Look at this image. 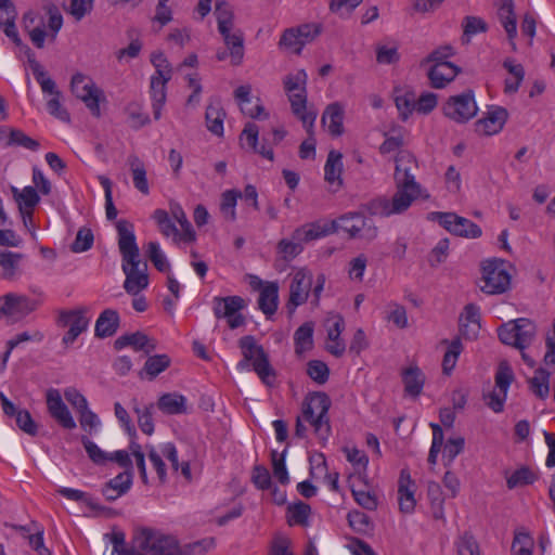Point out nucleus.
I'll list each match as a JSON object with an SVG mask.
<instances>
[{
    "label": "nucleus",
    "mask_w": 555,
    "mask_h": 555,
    "mask_svg": "<svg viewBox=\"0 0 555 555\" xmlns=\"http://www.w3.org/2000/svg\"><path fill=\"white\" fill-rule=\"evenodd\" d=\"M395 184L396 191L391 197L379 196L369 204L372 215L390 217L405 212L418 198H428L429 195L416 182L414 172L417 169L415 157L408 151H399L396 158Z\"/></svg>",
    "instance_id": "1"
},
{
    "label": "nucleus",
    "mask_w": 555,
    "mask_h": 555,
    "mask_svg": "<svg viewBox=\"0 0 555 555\" xmlns=\"http://www.w3.org/2000/svg\"><path fill=\"white\" fill-rule=\"evenodd\" d=\"M307 80L306 70L299 69L295 74L286 75L283 85L293 114L302 122L304 128L310 132L314 126L318 112L313 107L307 106Z\"/></svg>",
    "instance_id": "2"
},
{
    "label": "nucleus",
    "mask_w": 555,
    "mask_h": 555,
    "mask_svg": "<svg viewBox=\"0 0 555 555\" xmlns=\"http://www.w3.org/2000/svg\"><path fill=\"white\" fill-rule=\"evenodd\" d=\"M133 545L142 555H182L179 542L172 534L154 528H141L133 535Z\"/></svg>",
    "instance_id": "3"
},
{
    "label": "nucleus",
    "mask_w": 555,
    "mask_h": 555,
    "mask_svg": "<svg viewBox=\"0 0 555 555\" xmlns=\"http://www.w3.org/2000/svg\"><path fill=\"white\" fill-rule=\"evenodd\" d=\"M331 400L324 392H314L308 396L302 403L301 417L309 423L318 438L325 442L331 435L328 410Z\"/></svg>",
    "instance_id": "4"
},
{
    "label": "nucleus",
    "mask_w": 555,
    "mask_h": 555,
    "mask_svg": "<svg viewBox=\"0 0 555 555\" xmlns=\"http://www.w3.org/2000/svg\"><path fill=\"white\" fill-rule=\"evenodd\" d=\"M238 346L244 359L238 362L237 369L244 370L251 364L260 379L266 385L271 386L274 383L275 373L262 346L258 345L255 337L250 335L243 336L238 340Z\"/></svg>",
    "instance_id": "5"
},
{
    "label": "nucleus",
    "mask_w": 555,
    "mask_h": 555,
    "mask_svg": "<svg viewBox=\"0 0 555 555\" xmlns=\"http://www.w3.org/2000/svg\"><path fill=\"white\" fill-rule=\"evenodd\" d=\"M537 334L535 324L526 318H519L502 324L498 330L500 340L519 350L532 344Z\"/></svg>",
    "instance_id": "6"
},
{
    "label": "nucleus",
    "mask_w": 555,
    "mask_h": 555,
    "mask_svg": "<svg viewBox=\"0 0 555 555\" xmlns=\"http://www.w3.org/2000/svg\"><path fill=\"white\" fill-rule=\"evenodd\" d=\"M271 140L263 135L262 143L259 146V128L254 122H247L241 133L240 139L243 146L246 144L253 152L272 162L274 159L272 145L279 144L285 138L286 131L283 128H274L271 132Z\"/></svg>",
    "instance_id": "7"
},
{
    "label": "nucleus",
    "mask_w": 555,
    "mask_h": 555,
    "mask_svg": "<svg viewBox=\"0 0 555 555\" xmlns=\"http://www.w3.org/2000/svg\"><path fill=\"white\" fill-rule=\"evenodd\" d=\"M70 90L73 94L81 100L94 117L101 116L100 101L104 100V94L91 78L81 73L72 77Z\"/></svg>",
    "instance_id": "8"
},
{
    "label": "nucleus",
    "mask_w": 555,
    "mask_h": 555,
    "mask_svg": "<svg viewBox=\"0 0 555 555\" xmlns=\"http://www.w3.org/2000/svg\"><path fill=\"white\" fill-rule=\"evenodd\" d=\"M442 112L446 117L457 124L467 122L478 112L474 92L468 90L462 94L450 96L443 104Z\"/></svg>",
    "instance_id": "9"
},
{
    "label": "nucleus",
    "mask_w": 555,
    "mask_h": 555,
    "mask_svg": "<svg viewBox=\"0 0 555 555\" xmlns=\"http://www.w3.org/2000/svg\"><path fill=\"white\" fill-rule=\"evenodd\" d=\"M511 284V275L506 271L503 261H487L482 267L480 289L483 293L494 295L504 293Z\"/></svg>",
    "instance_id": "10"
},
{
    "label": "nucleus",
    "mask_w": 555,
    "mask_h": 555,
    "mask_svg": "<svg viewBox=\"0 0 555 555\" xmlns=\"http://www.w3.org/2000/svg\"><path fill=\"white\" fill-rule=\"evenodd\" d=\"M337 229L348 233L351 238H361L369 242L376 238L378 233L374 222L358 212L341 216L336 221V230Z\"/></svg>",
    "instance_id": "11"
},
{
    "label": "nucleus",
    "mask_w": 555,
    "mask_h": 555,
    "mask_svg": "<svg viewBox=\"0 0 555 555\" xmlns=\"http://www.w3.org/2000/svg\"><path fill=\"white\" fill-rule=\"evenodd\" d=\"M433 220L437 221L443 229L451 234L466 237L478 238L481 236V228L472 220L461 217L454 212H433Z\"/></svg>",
    "instance_id": "12"
},
{
    "label": "nucleus",
    "mask_w": 555,
    "mask_h": 555,
    "mask_svg": "<svg viewBox=\"0 0 555 555\" xmlns=\"http://www.w3.org/2000/svg\"><path fill=\"white\" fill-rule=\"evenodd\" d=\"M313 275L306 269L297 270L292 278L289 284V298L286 304L288 312L292 314L296 308L304 305L312 288Z\"/></svg>",
    "instance_id": "13"
},
{
    "label": "nucleus",
    "mask_w": 555,
    "mask_h": 555,
    "mask_svg": "<svg viewBox=\"0 0 555 555\" xmlns=\"http://www.w3.org/2000/svg\"><path fill=\"white\" fill-rule=\"evenodd\" d=\"M245 307V301L240 296L215 297L214 313L217 319L225 318L230 328H237L245 322L240 311Z\"/></svg>",
    "instance_id": "14"
},
{
    "label": "nucleus",
    "mask_w": 555,
    "mask_h": 555,
    "mask_svg": "<svg viewBox=\"0 0 555 555\" xmlns=\"http://www.w3.org/2000/svg\"><path fill=\"white\" fill-rule=\"evenodd\" d=\"M514 379L512 369L506 364H500L495 374V388L485 396L486 404L495 413H500L504 409L507 390Z\"/></svg>",
    "instance_id": "15"
},
{
    "label": "nucleus",
    "mask_w": 555,
    "mask_h": 555,
    "mask_svg": "<svg viewBox=\"0 0 555 555\" xmlns=\"http://www.w3.org/2000/svg\"><path fill=\"white\" fill-rule=\"evenodd\" d=\"M87 308L64 310L60 312L59 323L62 326L68 327V331L63 337V343L65 345L73 344L77 337L88 328L90 320L87 317Z\"/></svg>",
    "instance_id": "16"
},
{
    "label": "nucleus",
    "mask_w": 555,
    "mask_h": 555,
    "mask_svg": "<svg viewBox=\"0 0 555 555\" xmlns=\"http://www.w3.org/2000/svg\"><path fill=\"white\" fill-rule=\"evenodd\" d=\"M326 328L325 349L336 358H340L346 351V343L340 337L345 330V320L340 314L331 313L324 321Z\"/></svg>",
    "instance_id": "17"
},
{
    "label": "nucleus",
    "mask_w": 555,
    "mask_h": 555,
    "mask_svg": "<svg viewBox=\"0 0 555 555\" xmlns=\"http://www.w3.org/2000/svg\"><path fill=\"white\" fill-rule=\"evenodd\" d=\"M118 232V247L122 257V262L135 264V259H140V250L135 242L133 224L127 220H119L116 224Z\"/></svg>",
    "instance_id": "18"
},
{
    "label": "nucleus",
    "mask_w": 555,
    "mask_h": 555,
    "mask_svg": "<svg viewBox=\"0 0 555 555\" xmlns=\"http://www.w3.org/2000/svg\"><path fill=\"white\" fill-rule=\"evenodd\" d=\"M140 259H135V264L129 263L128 261H124L121 264L122 271L126 275L124 288L128 294L132 296H137L141 291L145 289L149 285L146 263H143L142 268H140Z\"/></svg>",
    "instance_id": "19"
},
{
    "label": "nucleus",
    "mask_w": 555,
    "mask_h": 555,
    "mask_svg": "<svg viewBox=\"0 0 555 555\" xmlns=\"http://www.w3.org/2000/svg\"><path fill=\"white\" fill-rule=\"evenodd\" d=\"M508 118V112L502 106H491L485 116L475 122V131L480 135L499 133Z\"/></svg>",
    "instance_id": "20"
},
{
    "label": "nucleus",
    "mask_w": 555,
    "mask_h": 555,
    "mask_svg": "<svg viewBox=\"0 0 555 555\" xmlns=\"http://www.w3.org/2000/svg\"><path fill=\"white\" fill-rule=\"evenodd\" d=\"M336 232V221L333 220L330 223L314 221L305 223L294 230V238L301 241L302 244L310 243L312 241L320 240L327 236L328 234Z\"/></svg>",
    "instance_id": "21"
},
{
    "label": "nucleus",
    "mask_w": 555,
    "mask_h": 555,
    "mask_svg": "<svg viewBox=\"0 0 555 555\" xmlns=\"http://www.w3.org/2000/svg\"><path fill=\"white\" fill-rule=\"evenodd\" d=\"M0 306V314L9 315H26L39 306V301L23 295L8 294L3 298Z\"/></svg>",
    "instance_id": "22"
},
{
    "label": "nucleus",
    "mask_w": 555,
    "mask_h": 555,
    "mask_svg": "<svg viewBox=\"0 0 555 555\" xmlns=\"http://www.w3.org/2000/svg\"><path fill=\"white\" fill-rule=\"evenodd\" d=\"M128 346L132 347L135 351H143L145 354H150L156 349L157 343L154 338L149 337L142 332L119 336L114 341V347L117 350Z\"/></svg>",
    "instance_id": "23"
},
{
    "label": "nucleus",
    "mask_w": 555,
    "mask_h": 555,
    "mask_svg": "<svg viewBox=\"0 0 555 555\" xmlns=\"http://www.w3.org/2000/svg\"><path fill=\"white\" fill-rule=\"evenodd\" d=\"M16 17L17 12L13 2L11 0H0V29H2L5 36L16 46H21L22 40L15 25Z\"/></svg>",
    "instance_id": "24"
},
{
    "label": "nucleus",
    "mask_w": 555,
    "mask_h": 555,
    "mask_svg": "<svg viewBox=\"0 0 555 555\" xmlns=\"http://www.w3.org/2000/svg\"><path fill=\"white\" fill-rule=\"evenodd\" d=\"M224 44L229 50L231 57V64L234 66L240 65L244 57V35L240 29H233V27L227 28L223 33H220Z\"/></svg>",
    "instance_id": "25"
},
{
    "label": "nucleus",
    "mask_w": 555,
    "mask_h": 555,
    "mask_svg": "<svg viewBox=\"0 0 555 555\" xmlns=\"http://www.w3.org/2000/svg\"><path fill=\"white\" fill-rule=\"evenodd\" d=\"M460 68L451 62H438L428 72V78L434 88L440 89L451 82Z\"/></svg>",
    "instance_id": "26"
},
{
    "label": "nucleus",
    "mask_w": 555,
    "mask_h": 555,
    "mask_svg": "<svg viewBox=\"0 0 555 555\" xmlns=\"http://www.w3.org/2000/svg\"><path fill=\"white\" fill-rule=\"evenodd\" d=\"M413 481L410 473L402 469L399 478L398 501L402 513L410 514L414 511L416 501L414 499Z\"/></svg>",
    "instance_id": "27"
},
{
    "label": "nucleus",
    "mask_w": 555,
    "mask_h": 555,
    "mask_svg": "<svg viewBox=\"0 0 555 555\" xmlns=\"http://www.w3.org/2000/svg\"><path fill=\"white\" fill-rule=\"evenodd\" d=\"M344 113V105L339 102L331 103L324 109L321 121L324 126H327L331 135L339 137L343 134Z\"/></svg>",
    "instance_id": "28"
},
{
    "label": "nucleus",
    "mask_w": 555,
    "mask_h": 555,
    "mask_svg": "<svg viewBox=\"0 0 555 555\" xmlns=\"http://www.w3.org/2000/svg\"><path fill=\"white\" fill-rule=\"evenodd\" d=\"M279 285L276 282H266L258 297V307L269 319L278 310Z\"/></svg>",
    "instance_id": "29"
},
{
    "label": "nucleus",
    "mask_w": 555,
    "mask_h": 555,
    "mask_svg": "<svg viewBox=\"0 0 555 555\" xmlns=\"http://www.w3.org/2000/svg\"><path fill=\"white\" fill-rule=\"evenodd\" d=\"M170 79L151 77L150 96L152 101L153 115L156 120L162 116V109L167 99V83Z\"/></svg>",
    "instance_id": "30"
},
{
    "label": "nucleus",
    "mask_w": 555,
    "mask_h": 555,
    "mask_svg": "<svg viewBox=\"0 0 555 555\" xmlns=\"http://www.w3.org/2000/svg\"><path fill=\"white\" fill-rule=\"evenodd\" d=\"M498 15L500 18L501 24L503 25L508 39L511 41L513 50L516 49V44L514 42V39L517 35V23H516V16L514 13V4L513 0H501V5L498 10Z\"/></svg>",
    "instance_id": "31"
},
{
    "label": "nucleus",
    "mask_w": 555,
    "mask_h": 555,
    "mask_svg": "<svg viewBox=\"0 0 555 555\" xmlns=\"http://www.w3.org/2000/svg\"><path fill=\"white\" fill-rule=\"evenodd\" d=\"M119 326V314L116 310L105 309L95 322V336L104 338L113 336Z\"/></svg>",
    "instance_id": "32"
},
{
    "label": "nucleus",
    "mask_w": 555,
    "mask_h": 555,
    "mask_svg": "<svg viewBox=\"0 0 555 555\" xmlns=\"http://www.w3.org/2000/svg\"><path fill=\"white\" fill-rule=\"evenodd\" d=\"M127 164L132 175L134 188L144 195L150 193V186L146 178V169L142 159L132 154L128 156Z\"/></svg>",
    "instance_id": "33"
},
{
    "label": "nucleus",
    "mask_w": 555,
    "mask_h": 555,
    "mask_svg": "<svg viewBox=\"0 0 555 555\" xmlns=\"http://www.w3.org/2000/svg\"><path fill=\"white\" fill-rule=\"evenodd\" d=\"M404 391L411 397H417L422 392L425 376L417 366H410L402 372Z\"/></svg>",
    "instance_id": "34"
},
{
    "label": "nucleus",
    "mask_w": 555,
    "mask_h": 555,
    "mask_svg": "<svg viewBox=\"0 0 555 555\" xmlns=\"http://www.w3.org/2000/svg\"><path fill=\"white\" fill-rule=\"evenodd\" d=\"M206 125L210 132L216 135L223 134V119L225 113L219 101H212L206 108Z\"/></svg>",
    "instance_id": "35"
},
{
    "label": "nucleus",
    "mask_w": 555,
    "mask_h": 555,
    "mask_svg": "<svg viewBox=\"0 0 555 555\" xmlns=\"http://www.w3.org/2000/svg\"><path fill=\"white\" fill-rule=\"evenodd\" d=\"M341 154L336 151H331L327 155V159L324 166L325 180L330 184H336L337 188L341 186V172H343V163H341Z\"/></svg>",
    "instance_id": "36"
},
{
    "label": "nucleus",
    "mask_w": 555,
    "mask_h": 555,
    "mask_svg": "<svg viewBox=\"0 0 555 555\" xmlns=\"http://www.w3.org/2000/svg\"><path fill=\"white\" fill-rule=\"evenodd\" d=\"M157 405L166 414H182L186 412V398L177 392L165 393L159 398Z\"/></svg>",
    "instance_id": "37"
},
{
    "label": "nucleus",
    "mask_w": 555,
    "mask_h": 555,
    "mask_svg": "<svg viewBox=\"0 0 555 555\" xmlns=\"http://www.w3.org/2000/svg\"><path fill=\"white\" fill-rule=\"evenodd\" d=\"M503 66L511 75V77L505 79L504 92L508 94L515 93L524 80L525 69L521 64H515L509 59L504 61Z\"/></svg>",
    "instance_id": "38"
},
{
    "label": "nucleus",
    "mask_w": 555,
    "mask_h": 555,
    "mask_svg": "<svg viewBox=\"0 0 555 555\" xmlns=\"http://www.w3.org/2000/svg\"><path fill=\"white\" fill-rule=\"evenodd\" d=\"M295 352L302 356L313 347V325L312 323H304L294 334Z\"/></svg>",
    "instance_id": "39"
},
{
    "label": "nucleus",
    "mask_w": 555,
    "mask_h": 555,
    "mask_svg": "<svg viewBox=\"0 0 555 555\" xmlns=\"http://www.w3.org/2000/svg\"><path fill=\"white\" fill-rule=\"evenodd\" d=\"M11 192L13 194V198L17 203L20 211L34 209L40 201L36 189L33 186H25L23 190L12 186Z\"/></svg>",
    "instance_id": "40"
},
{
    "label": "nucleus",
    "mask_w": 555,
    "mask_h": 555,
    "mask_svg": "<svg viewBox=\"0 0 555 555\" xmlns=\"http://www.w3.org/2000/svg\"><path fill=\"white\" fill-rule=\"evenodd\" d=\"M24 258L23 254L13 251H0L1 276L4 280H13L18 273V266Z\"/></svg>",
    "instance_id": "41"
},
{
    "label": "nucleus",
    "mask_w": 555,
    "mask_h": 555,
    "mask_svg": "<svg viewBox=\"0 0 555 555\" xmlns=\"http://www.w3.org/2000/svg\"><path fill=\"white\" fill-rule=\"evenodd\" d=\"M304 250L301 241L294 238V232L289 238H282L276 245L278 255L285 261H292Z\"/></svg>",
    "instance_id": "42"
},
{
    "label": "nucleus",
    "mask_w": 555,
    "mask_h": 555,
    "mask_svg": "<svg viewBox=\"0 0 555 555\" xmlns=\"http://www.w3.org/2000/svg\"><path fill=\"white\" fill-rule=\"evenodd\" d=\"M534 540L531 534L525 529L515 531L514 540L512 543V555H532Z\"/></svg>",
    "instance_id": "43"
},
{
    "label": "nucleus",
    "mask_w": 555,
    "mask_h": 555,
    "mask_svg": "<svg viewBox=\"0 0 555 555\" xmlns=\"http://www.w3.org/2000/svg\"><path fill=\"white\" fill-rule=\"evenodd\" d=\"M537 479L538 474L534 470L527 466H521L506 478V485L508 489H515L532 485Z\"/></svg>",
    "instance_id": "44"
},
{
    "label": "nucleus",
    "mask_w": 555,
    "mask_h": 555,
    "mask_svg": "<svg viewBox=\"0 0 555 555\" xmlns=\"http://www.w3.org/2000/svg\"><path fill=\"white\" fill-rule=\"evenodd\" d=\"M551 373L544 369H538L532 378H530V389L540 399H546L550 395Z\"/></svg>",
    "instance_id": "45"
},
{
    "label": "nucleus",
    "mask_w": 555,
    "mask_h": 555,
    "mask_svg": "<svg viewBox=\"0 0 555 555\" xmlns=\"http://www.w3.org/2000/svg\"><path fill=\"white\" fill-rule=\"evenodd\" d=\"M29 65L43 93H49L52 96L61 93V91L57 90L54 80L46 75L43 67L36 60H29Z\"/></svg>",
    "instance_id": "46"
},
{
    "label": "nucleus",
    "mask_w": 555,
    "mask_h": 555,
    "mask_svg": "<svg viewBox=\"0 0 555 555\" xmlns=\"http://www.w3.org/2000/svg\"><path fill=\"white\" fill-rule=\"evenodd\" d=\"M461 326L463 327L464 334L468 335L469 325L473 326L472 334L476 335V332L480 327V309L474 304L465 306L463 313L460 318Z\"/></svg>",
    "instance_id": "47"
},
{
    "label": "nucleus",
    "mask_w": 555,
    "mask_h": 555,
    "mask_svg": "<svg viewBox=\"0 0 555 555\" xmlns=\"http://www.w3.org/2000/svg\"><path fill=\"white\" fill-rule=\"evenodd\" d=\"M242 197V193L236 190H227L221 195L220 211L225 220L235 221L237 198Z\"/></svg>",
    "instance_id": "48"
},
{
    "label": "nucleus",
    "mask_w": 555,
    "mask_h": 555,
    "mask_svg": "<svg viewBox=\"0 0 555 555\" xmlns=\"http://www.w3.org/2000/svg\"><path fill=\"white\" fill-rule=\"evenodd\" d=\"M395 103L402 120H406L413 111H416L415 94L411 91L397 92Z\"/></svg>",
    "instance_id": "49"
},
{
    "label": "nucleus",
    "mask_w": 555,
    "mask_h": 555,
    "mask_svg": "<svg viewBox=\"0 0 555 555\" xmlns=\"http://www.w3.org/2000/svg\"><path fill=\"white\" fill-rule=\"evenodd\" d=\"M160 452L164 457H166L175 472H178L181 468L182 475L190 479L191 478V468L188 462L179 463L178 460V451L173 443L167 442L160 447Z\"/></svg>",
    "instance_id": "50"
},
{
    "label": "nucleus",
    "mask_w": 555,
    "mask_h": 555,
    "mask_svg": "<svg viewBox=\"0 0 555 555\" xmlns=\"http://www.w3.org/2000/svg\"><path fill=\"white\" fill-rule=\"evenodd\" d=\"M288 524L291 526L299 525V526H308V519L311 514V507L309 504L304 502H298L294 505L288 506Z\"/></svg>",
    "instance_id": "51"
},
{
    "label": "nucleus",
    "mask_w": 555,
    "mask_h": 555,
    "mask_svg": "<svg viewBox=\"0 0 555 555\" xmlns=\"http://www.w3.org/2000/svg\"><path fill=\"white\" fill-rule=\"evenodd\" d=\"M169 365L170 358L167 354H156L147 358L143 371L150 376V378H155L158 374L169 367Z\"/></svg>",
    "instance_id": "52"
},
{
    "label": "nucleus",
    "mask_w": 555,
    "mask_h": 555,
    "mask_svg": "<svg viewBox=\"0 0 555 555\" xmlns=\"http://www.w3.org/2000/svg\"><path fill=\"white\" fill-rule=\"evenodd\" d=\"M457 555H481L477 540L470 533L465 531L455 542Z\"/></svg>",
    "instance_id": "53"
},
{
    "label": "nucleus",
    "mask_w": 555,
    "mask_h": 555,
    "mask_svg": "<svg viewBox=\"0 0 555 555\" xmlns=\"http://www.w3.org/2000/svg\"><path fill=\"white\" fill-rule=\"evenodd\" d=\"M153 219L157 223L159 231L165 236H173L175 240H177V236L179 235V230L177 229L176 224L170 220L169 215L164 209H156L153 212Z\"/></svg>",
    "instance_id": "54"
},
{
    "label": "nucleus",
    "mask_w": 555,
    "mask_h": 555,
    "mask_svg": "<svg viewBox=\"0 0 555 555\" xmlns=\"http://www.w3.org/2000/svg\"><path fill=\"white\" fill-rule=\"evenodd\" d=\"M132 402H133L132 409L138 416V424H139L140 429L146 435H152L154 433V423H153V418H152L153 405L144 406L143 409H141L138 405V402L135 399H133Z\"/></svg>",
    "instance_id": "55"
},
{
    "label": "nucleus",
    "mask_w": 555,
    "mask_h": 555,
    "mask_svg": "<svg viewBox=\"0 0 555 555\" xmlns=\"http://www.w3.org/2000/svg\"><path fill=\"white\" fill-rule=\"evenodd\" d=\"M57 493L67 500L81 502L92 509L100 508L99 504L94 501V499L89 493L83 492L81 490L63 487L57 489Z\"/></svg>",
    "instance_id": "56"
},
{
    "label": "nucleus",
    "mask_w": 555,
    "mask_h": 555,
    "mask_svg": "<svg viewBox=\"0 0 555 555\" xmlns=\"http://www.w3.org/2000/svg\"><path fill=\"white\" fill-rule=\"evenodd\" d=\"M215 14L217 16L219 33H223L227 28L233 27L234 14L228 2H217Z\"/></svg>",
    "instance_id": "57"
},
{
    "label": "nucleus",
    "mask_w": 555,
    "mask_h": 555,
    "mask_svg": "<svg viewBox=\"0 0 555 555\" xmlns=\"http://www.w3.org/2000/svg\"><path fill=\"white\" fill-rule=\"evenodd\" d=\"M147 256L158 271L165 273L170 271V263L168 262L165 254L162 251L158 243L150 242L147 244Z\"/></svg>",
    "instance_id": "58"
},
{
    "label": "nucleus",
    "mask_w": 555,
    "mask_h": 555,
    "mask_svg": "<svg viewBox=\"0 0 555 555\" xmlns=\"http://www.w3.org/2000/svg\"><path fill=\"white\" fill-rule=\"evenodd\" d=\"M113 544L112 555H142L141 550L138 548L133 543L131 546L126 545V538L124 532H114L111 537Z\"/></svg>",
    "instance_id": "59"
},
{
    "label": "nucleus",
    "mask_w": 555,
    "mask_h": 555,
    "mask_svg": "<svg viewBox=\"0 0 555 555\" xmlns=\"http://www.w3.org/2000/svg\"><path fill=\"white\" fill-rule=\"evenodd\" d=\"M151 63L156 69L152 77L171 79L172 68L163 52H153L151 54Z\"/></svg>",
    "instance_id": "60"
},
{
    "label": "nucleus",
    "mask_w": 555,
    "mask_h": 555,
    "mask_svg": "<svg viewBox=\"0 0 555 555\" xmlns=\"http://www.w3.org/2000/svg\"><path fill=\"white\" fill-rule=\"evenodd\" d=\"M462 352V344L459 339L453 340L446 351L442 360L443 373L449 375L454 369L457 359Z\"/></svg>",
    "instance_id": "61"
},
{
    "label": "nucleus",
    "mask_w": 555,
    "mask_h": 555,
    "mask_svg": "<svg viewBox=\"0 0 555 555\" xmlns=\"http://www.w3.org/2000/svg\"><path fill=\"white\" fill-rule=\"evenodd\" d=\"M465 440L462 437L450 438L443 448L444 466H450L454 459L464 450Z\"/></svg>",
    "instance_id": "62"
},
{
    "label": "nucleus",
    "mask_w": 555,
    "mask_h": 555,
    "mask_svg": "<svg viewBox=\"0 0 555 555\" xmlns=\"http://www.w3.org/2000/svg\"><path fill=\"white\" fill-rule=\"evenodd\" d=\"M279 46L296 54H300L304 48L302 41H300L295 28L284 30L280 38Z\"/></svg>",
    "instance_id": "63"
},
{
    "label": "nucleus",
    "mask_w": 555,
    "mask_h": 555,
    "mask_svg": "<svg viewBox=\"0 0 555 555\" xmlns=\"http://www.w3.org/2000/svg\"><path fill=\"white\" fill-rule=\"evenodd\" d=\"M81 443L89 459L96 465H103L108 462V453L102 451L96 443L91 441L87 436H81Z\"/></svg>",
    "instance_id": "64"
}]
</instances>
